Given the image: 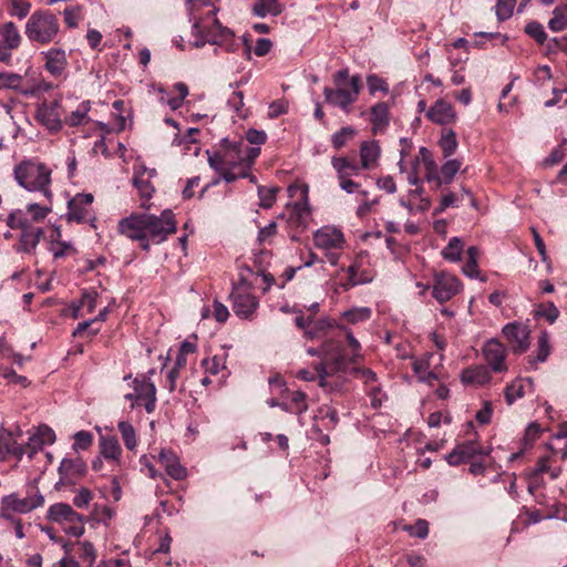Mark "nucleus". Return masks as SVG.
<instances>
[{"mask_svg":"<svg viewBox=\"0 0 567 567\" xmlns=\"http://www.w3.org/2000/svg\"><path fill=\"white\" fill-rule=\"evenodd\" d=\"M188 4L189 19L193 21V34L197 37L194 45L202 48L206 43L227 45L233 41L234 33L226 27H223L216 13L218 9L213 7L205 19L197 16L202 7L209 6L208 0H186Z\"/></svg>","mask_w":567,"mask_h":567,"instance_id":"nucleus-1","label":"nucleus"},{"mask_svg":"<svg viewBox=\"0 0 567 567\" xmlns=\"http://www.w3.org/2000/svg\"><path fill=\"white\" fill-rule=\"evenodd\" d=\"M333 83L334 87L323 89L324 101L349 114L361 91V76L359 74L350 76L348 69H341L333 74Z\"/></svg>","mask_w":567,"mask_h":567,"instance_id":"nucleus-2","label":"nucleus"},{"mask_svg":"<svg viewBox=\"0 0 567 567\" xmlns=\"http://www.w3.org/2000/svg\"><path fill=\"white\" fill-rule=\"evenodd\" d=\"M24 34L32 44L56 43L60 34L59 19L49 10H35L25 22Z\"/></svg>","mask_w":567,"mask_h":567,"instance_id":"nucleus-3","label":"nucleus"},{"mask_svg":"<svg viewBox=\"0 0 567 567\" xmlns=\"http://www.w3.org/2000/svg\"><path fill=\"white\" fill-rule=\"evenodd\" d=\"M14 179L28 192H40L51 198V169L38 161H23L14 167Z\"/></svg>","mask_w":567,"mask_h":567,"instance_id":"nucleus-4","label":"nucleus"},{"mask_svg":"<svg viewBox=\"0 0 567 567\" xmlns=\"http://www.w3.org/2000/svg\"><path fill=\"white\" fill-rule=\"evenodd\" d=\"M44 504V497L35 486H31L25 495L11 493L1 498L0 516L13 520L11 513L28 514L41 507Z\"/></svg>","mask_w":567,"mask_h":567,"instance_id":"nucleus-5","label":"nucleus"},{"mask_svg":"<svg viewBox=\"0 0 567 567\" xmlns=\"http://www.w3.org/2000/svg\"><path fill=\"white\" fill-rule=\"evenodd\" d=\"M244 143L223 140L221 150L218 152L206 151L208 164L213 169L238 168L249 169V163L244 158Z\"/></svg>","mask_w":567,"mask_h":567,"instance_id":"nucleus-6","label":"nucleus"},{"mask_svg":"<svg viewBox=\"0 0 567 567\" xmlns=\"http://www.w3.org/2000/svg\"><path fill=\"white\" fill-rule=\"evenodd\" d=\"M48 518L61 525L66 534L74 537H80L84 533V517L66 503L51 505L48 509Z\"/></svg>","mask_w":567,"mask_h":567,"instance_id":"nucleus-7","label":"nucleus"},{"mask_svg":"<svg viewBox=\"0 0 567 567\" xmlns=\"http://www.w3.org/2000/svg\"><path fill=\"white\" fill-rule=\"evenodd\" d=\"M230 300L235 315L240 319H251L259 307L258 298L245 280L233 286Z\"/></svg>","mask_w":567,"mask_h":567,"instance_id":"nucleus-8","label":"nucleus"},{"mask_svg":"<svg viewBox=\"0 0 567 567\" xmlns=\"http://www.w3.org/2000/svg\"><path fill=\"white\" fill-rule=\"evenodd\" d=\"M146 240L153 239L156 243L164 241L167 236L176 230L174 214L171 210H164L161 216L146 214Z\"/></svg>","mask_w":567,"mask_h":567,"instance_id":"nucleus-9","label":"nucleus"},{"mask_svg":"<svg viewBox=\"0 0 567 567\" xmlns=\"http://www.w3.org/2000/svg\"><path fill=\"white\" fill-rule=\"evenodd\" d=\"M146 218L145 213L132 214L118 221V233L131 240L138 241L141 248L150 249V243L146 240Z\"/></svg>","mask_w":567,"mask_h":567,"instance_id":"nucleus-10","label":"nucleus"},{"mask_svg":"<svg viewBox=\"0 0 567 567\" xmlns=\"http://www.w3.org/2000/svg\"><path fill=\"white\" fill-rule=\"evenodd\" d=\"M489 447L482 446L476 440H468L457 444L453 451L446 455V462L452 466L466 463L476 455H488Z\"/></svg>","mask_w":567,"mask_h":567,"instance_id":"nucleus-11","label":"nucleus"},{"mask_svg":"<svg viewBox=\"0 0 567 567\" xmlns=\"http://www.w3.org/2000/svg\"><path fill=\"white\" fill-rule=\"evenodd\" d=\"M93 195L89 193L76 194L68 202V218L78 224L91 221L94 219L92 215Z\"/></svg>","mask_w":567,"mask_h":567,"instance_id":"nucleus-12","label":"nucleus"},{"mask_svg":"<svg viewBox=\"0 0 567 567\" xmlns=\"http://www.w3.org/2000/svg\"><path fill=\"white\" fill-rule=\"evenodd\" d=\"M482 354L491 371L495 373L507 371L508 368L505 362L507 349L497 339L487 340L482 348Z\"/></svg>","mask_w":567,"mask_h":567,"instance_id":"nucleus-13","label":"nucleus"},{"mask_svg":"<svg viewBox=\"0 0 567 567\" xmlns=\"http://www.w3.org/2000/svg\"><path fill=\"white\" fill-rule=\"evenodd\" d=\"M461 288L462 285L455 276L440 272L434 277L432 295L440 303H444L457 295Z\"/></svg>","mask_w":567,"mask_h":567,"instance_id":"nucleus-14","label":"nucleus"},{"mask_svg":"<svg viewBox=\"0 0 567 567\" xmlns=\"http://www.w3.org/2000/svg\"><path fill=\"white\" fill-rule=\"evenodd\" d=\"M315 246L321 250H342L346 246L343 233L332 226H323L313 234Z\"/></svg>","mask_w":567,"mask_h":567,"instance_id":"nucleus-15","label":"nucleus"},{"mask_svg":"<svg viewBox=\"0 0 567 567\" xmlns=\"http://www.w3.org/2000/svg\"><path fill=\"white\" fill-rule=\"evenodd\" d=\"M131 386L143 403L147 413H153L156 408V386L150 375L142 374L132 380Z\"/></svg>","mask_w":567,"mask_h":567,"instance_id":"nucleus-16","label":"nucleus"},{"mask_svg":"<svg viewBox=\"0 0 567 567\" xmlns=\"http://www.w3.org/2000/svg\"><path fill=\"white\" fill-rule=\"evenodd\" d=\"M462 162L460 159H449L441 168L434 166L432 174L434 178H430V173L425 174V181L431 185L432 189H440L443 185H449L453 182L455 175L461 169Z\"/></svg>","mask_w":567,"mask_h":567,"instance_id":"nucleus-17","label":"nucleus"},{"mask_svg":"<svg viewBox=\"0 0 567 567\" xmlns=\"http://www.w3.org/2000/svg\"><path fill=\"white\" fill-rule=\"evenodd\" d=\"M133 185L138 190L142 203L141 206L145 209L150 208V199L154 193V186L150 178H146V166L143 163H137L133 167Z\"/></svg>","mask_w":567,"mask_h":567,"instance_id":"nucleus-18","label":"nucleus"},{"mask_svg":"<svg viewBox=\"0 0 567 567\" xmlns=\"http://www.w3.org/2000/svg\"><path fill=\"white\" fill-rule=\"evenodd\" d=\"M504 337L512 343L513 350L517 353L525 352L528 347V330L526 326L517 322H511L504 326L502 330Z\"/></svg>","mask_w":567,"mask_h":567,"instance_id":"nucleus-19","label":"nucleus"},{"mask_svg":"<svg viewBox=\"0 0 567 567\" xmlns=\"http://www.w3.org/2000/svg\"><path fill=\"white\" fill-rule=\"evenodd\" d=\"M41 55L44 60V69L54 78H60L66 70V53L61 48H51L42 51Z\"/></svg>","mask_w":567,"mask_h":567,"instance_id":"nucleus-20","label":"nucleus"},{"mask_svg":"<svg viewBox=\"0 0 567 567\" xmlns=\"http://www.w3.org/2000/svg\"><path fill=\"white\" fill-rule=\"evenodd\" d=\"M35 118L50 132H59L62 127L58 102L40 104L37 107Z\"/></svg>","mask_w":567,"mask_h":567,"instance_id":"nucleus-21","label":"nucleus"},{"mask_svg":"<svg viewBox=\"0 0 567 567\" xmlns=\"http://www.w3.org/2000/svg\"><path fill=\"white\" fill-rule=\"evenodd\" d=\"M59 473L61 481L65 483H75L76 480L81 478L86 473V464L80 457L63 458L59 466Z\"/></svg>","mask_w":567,"mask_h":567,"instance_id":"nucleus-22","label":"nucleus"},{"mask_svg":"<svg viewBox=\"0 0 567 567\" xmlns=\"http://www.w3.org/2000/svg\"><path fill=\"white\" fill-rule=\"evenodd\" d=\"M158 462L172 478L176 481L186 478L187 470L181 464L178 456L173 451L163 449L158 454Z\"/></svg>","mask_w":567,"mask_h":567,"instance_id":"nucleus-23","label":"nucleus"},{"mask_svg":"<svg viewBox=\"0 0 567 567\" xmlns=\"http://www.w3.org/2000/svg\"><path fill=\"white\" fill-rule=\"evenodd\" d=\"M370 123L373 134L385 132L390 125V109L385 102H379L370 109Z\"/></svg>","mask_w":567,"mask_h":567,"instance_id":"nucleus-24","label":"nucleus"},{"mask_svg":"<svg viewBox=\"0 0 567 567\" xmlns=\"http://www.w3.org/2000/svg\"><path fill=\"white\" fill-rule=\"evenodd\" d=\"M426 116L441 125L453 123L456 118L453 106L444 100H437L427 111Z\"/></svg>","mask_w":567,"mask_h":567,"instance_id":"nucleus-25","label":"nucleus"},{"mask_svg":"<svg viewBox=\"0 0 567 567\" xmlns=\"http://www.w3.org/2000/svg\"><path fill=\"white\" fill-rule=\"evenodd\" d=\"M491 380V370L483 364L466 368L461 372V381L465 385H484Z\"/></svg>","mask_w":567,"mask_h":567,"instance_id":"nucleus-26","label":"nucleus"},{"mask_svg":"<svg viewBox=\"0 0 567 567\" xmlns=\"http://www.w3.org/2000/svg\"><path fill=\"white\" fill-rule=\"evenodd\" d=\"M381 156V147L377 141H365L360 147L361 167L364 169L373 168L378 165Z\"/></svg>","mask_w":567,"mask_h":567,"instance_id":"nucleus-27","label":"nucleus"},{"mask_svg":"<svg viewBox=\"0 0 567 567\" xmlns=\"http://www.w3.org/2000/svg\"><path fill=\"white\" fill-rule=\"evenodd\" d=\"M433 357V353H427L423 358L413 361L412 368L420 382L432 384L433 380H437V373L430 369Z\"/></svg>","mask_w":567,"mask_h":567,"instance_id":"nucleus-28","label":"nucleus"},{"mask_svg":"<svg viewBox=\"0 0 567 567\" xmlns=\"http://www.w3.org/2000/svg\"><path fill=\"white\" fill-rule=\"evenodd\" d=\"M100 454L103 458L118 463L122 447L113 435H101L99 440Z\"/></svg>","mask_w":567,"mask_h":567,"instance_id":"nucleus-29","label":"nucleus"},{"mask_svg":"<svg viewBox=\"0 0 567 567\" xmlns=\"http://www.w3.org/2000/svg\"><path fill=\"white\" fill-rule=\"evenodd\" d=\"M23 78L18 73L0 72V90L10 89L20 92L25 96H32L38 89H25L22 86Z\"/></svg>","mask_w":567,"mask_h":567,"instance_id":"nucleus-30","label":"nucleus"},{"mask_svg":"<svg viewBox=\"0 0 567 567\" xmlns=\"http://www.w3.org/2000/svg\"><path fill=\"white\" fill-rule=\"evenodd\" d=\"M42 235L43 230L40 227L30 225L29 227L24 228L20 236V245L18 250L28 254L34 251Z\"/></svg>","mask_w":567,"mask_h":567,"instance_id":"nucleus-31","label":"nucleus"},{"mask_svg":"<svg viewBox=\"0 0 567 567\" xmlns=\"http://www.w3.org/2000/svg\"><path fill=\"white\" fill-rule=\"evenodd\" d=\"M21 41L22 38L19 29L12 21H8L0 25V44L16 50L20 47Z\"/></svg>","mask_w":567,"mask_h":567,"instance_id":"nucleus-32","label":"nucleus"},{"mask_svg":"<svg viewBox=\"0 0 567 567\" xmlns=\"http://www.w3.org/2000/svg\"><path fill=\"white\" fill-rule=\"evenodd\" d=\"M9 455L21 460L24 451L21 444H18L10 433L0 434V461L7 460Z\"/></svg>","mask_w":567,"mask_h":567,"instance_id":"nucleus-33","label":"nucleus"},{"mask_svg":"<svg viewBox=\"0 0 567 567\" xmlns=\"http://www.w3.org/2000/svg\"><path fill=\"white\" fill-rule=\"evenodd\" d=\"M534 382L530 378L518 379L511 384H508L505 390V400L508 405H512L516 400L523 398L525 395V388H533Z\"/></svg>","mask_w":567,"mask_h":567,"instance_id":"nucleus-34","label":"nucleus"},{"mask_svg":"<svg viewBox=\"0 0 567 567\" xmlns=\"http://www.w3.org/2000/svg\"><path fill=\"white\" fill-rule=\"evenodd\" d=\"M340 324L341 323L337 322L334 319L328 317L320 318L318 320L312 319V324L310 329L306 330V337L309 339L321 338L326 331L331 330L333 328L339 329Z\"/></svg>","mask_w":567,"mask_h":567,"instance_id":"nucleus-35","label":"nucleus"},{"mask_svg":"<svg viewBox=\"0 0 567 567\" xmlns=\"http://www.w3.org/2000/svg\"><path fill=\"white\" fill-rule=\"evenodd\" d=\"M549 458H540L534 470L528 475V491L530 493L538 488L543 483V475L549 471Z\"/></svg>","mask_w":567,"mask_h":567,"instance_id":"nucleus-36","label":"nucleus"},{"mask_svg":"<svg viewBox=\"0 0 567 567\" xmlns=\"http://www.w3.org/2000/svg\"><path fill=\"white\" fill-rule=\"evenodd\" d=\"M331 164L337 173V177H351L358 175L360 171V166L347 157H333Z\"/></svg>","mask_w":567,"mask_h":567,"instance_id":"nucleus-37","label":"nucleus"},{"mask_svg":"<svg viewBox=\"0 0 567 567\" xmlns=\"http://www.w3.org/2000/svg\"><path fill=\"white\" fill-rule=\"evenodd\" d=\"M372 316L369 307H353L341 313V319L350 324H358L368 321Z\"/></svg>","mask_w":567,"mask_h":567,"instance_id":"nucleus-38","label":"nucleus"},{"mask_svg":"<svg viewBox=\"0 0 567 567\" xmlns=\"http://www.w3.org/2000/svg\"><path fill=\"white\" fill-rule=\"evenodd\" d=\"M463 250V240L460 237H452L446 247L442 250V256L450 262H457L461 260Z\"/></svg>","mask_w":567,"mask_h":567,"instance_id":"nucleus-39","label":"nucleus"},{"mask_svg":"<svg viewBox=\"0 0 567 567\" xmlns=\"http://www.w3.org/2000/svg\"><path fill=\"white\" fill-rule=\"evenodd\" d=\"M316 421H321L322 426L327 430L334 429L339 422L338 412L329 405H323L319 409L318 414L315 416Z\"/></svg>","mask_w":567,"mask_h":567,"instance_id":"nucleus-40","label":"nucleus"},{"mask_svg":"<svg viewBox=\"0 0 567 567\" xmlns=\"http://www.w3.org/2000/svg\"><path fill=\"white\" fill-rule=\"evenodd\" d=\"M439 145L444 157L453 155L457 148V140L453 130H444L440 138Z\"/></svg>","mask_w":567,"mask_h":567,"instance_id":"nucleus-41","label":"nucleus"},{"mask_svg":"<svg viewBox=\"0 0 567 567\" xmlns=\"http://www.w3.org/2000/svg\"><path fill=\"white\" fill-rule=\"evenodd\" d=\"M117 427L126 449L133 451L137 445L136 433L133 425L127 421H120Z\"/></svg>","mask_w":567,"mask_h":567,"instance_id":"nucleus-42","label":"nucleus"},{"mask_svg":"<svg viewBox=\"0 0 567 567\" xmlns=\"http://www.w3.org/2000/svg\"><path fill=\"white\" fill-rule=\"evenodd\" d=\"M301 190V200L297 202L292 205V213L296 215L299 223H302L305 218H307L310 214L309 203H308V186L305 185L300 187Z\"/></svg>","mask_w":567,"mask_h":567,"instance_id":"nucleus-43","label":"nucleus"},{"mask_svg":"<svg viewBox=\"0 0 567 567\" xmlns=\"http://www.w3.org/2000/svg\"><path fill=\"white\" fill-rule=\"evenodd\" d=\"M516 7V0H497L494 7L497 21L504 22L512 18Z\"/></svg>","mask_w":567,"mask_h":567,"instance_id":"nucleus-44","label":"nucleus"},{"mask_svg":"<svg viewBox=\"0 0 567 567\" xmlns=\"http://www.w3.org/2000/svg\"><path fill=\"white\" fill-rule=\"evenodd\" d=\"M252 12L259 18H266L268 14L278 16L281 13V6L270 4L268 0H257L252 6Z\"/></svg>","mask_w":567,"mask_h":567,"instance_id":"nucleus-45","label":"nucleus"},{"mask_svg":"<svg viewBox=\"0 0 567 567\" xmlns=\"http://www.w3.org/2000/svg\"><path fill=\"white\" fill-rule=\"evenodd\" d=\"M90 109L91 107H90L89 101L82 102L75 111L71 112L66 122L71 126H79V125L86 123L89 121L87 114H89Z\"/></svg>","mask_w":567,"mask_h":567,"instance_id":"nucleus-46","label":"nucleus"},{"mask_svg":"<svg viewBox=\"0 0 567 567\" xmlns=\"http://www.w3.org/2000/svg\"><path fill=\"white\" fill-rule=\"evenodd\" d=\"M288 401L291 408H293V414L298 416L308 410L307 394L302 391H291Z\"/></svg>","mask_w":567,"mask_h":567,"instance_id":"nucleus-47","label":"nucleus"},{"mask_svg":"<svg viewBox=\"0 0 567 567\" xmlns=\"http://www.w3.org/2000/svg\"><path fill=\"white\" fill-rule=\"evenodd\" d=\"M525 33L534 39L538 44H545L547 41V33L543 24L538 21H529L525 28Z\"/></svg>","mask_w":567,"mask_h":567,"instance_id":"nucleus-48","label":"nucleus"},{"mask_svg":"<svg viewBox=\"0 0 567 567\" xmlns=\"http://www.w3.org/2000/svg\"><path fill=\"white\" fill-rule=\"evenodd\" d=\"M50 251L52 252L53 257L58 259L75 254V248L70 241H60L54 239V236H52Z\"/></svg>","mask_w":567,"mask_h":567,"instance_id":"nucleus-49","label":"nucleus"},{"mask_svg":"<svg viewBox=\"0 0 567 567\" xmlns=\"http://www.w3.org/2000/svg\"><path fill=\"white\" fill-rule=\"evenodd\" d=\"M202 367L205 370V373L216 375L221 370L226 369V360L224 355H214L210 359H204L202 361Z\"/></svg>","mask_w":567,"mask_h":567,"instance_id":"nucleus-50","label":"nucleus"},{"mask_svg":"<svg viewBox=\"0 0 567 567\" xmlns=\"http://www.w3.org/2000/svg\"><path fill=\"white\" fill-rule=\"evenodd\" d=\"M23 212H24L25 216L29 218V225H30L32 221L43 220L47 217V215L49 214L50 208L47 206H42V205L33 203V204L27 205L25 210H23Z\"/></svg>","mask_w":567,"mask_h":567,"instance_id":"nucleus-51","label":"nucleus"},{"mask_svg":"<svg viewBox=\"0 0 567 567\" xmlns=\"http://www.w3.org/2000/svg\"><path fill=\"white\" fill-rule=\"evenodd\" d=\"M174 90L178 93L177 96L167 97V105L171 110L175 111L183 105L184 99L188 95V87L183 82L174 84Z\"/></svg>","mask_w":567,"mask_h":567,"instance_id":"nucleus-52","label":"nucleus"},{"mask_svg":"<svg viewBox=\"0 0 567 567\" xmlns=\"http://www.w3.org/2000/svg\"><path fill=\"white\" fill-rule=\"evenodd\" d=\"M47 444L43 442L42 437L39 435H31L25 445H22L24 455H27L30 460L33 458L38 453L43 451V447Z\"/></svg>","mask_w":567,"mask_h":567,"instance_id":"nucleus-53","label":"nucleus"},{"mask_svg":"<svg viewBox=\"0 0 567 567\" xmlns=\"http://www.w3.org/2000/svg\"><path fill=\"white\" fill-rule=\"evenodd\" d=\"M548 28L553 32H560L567 29V16L560 8H555L553 18L548 21Z\"/></svg>","mask_w":567,"mask_h":567,"instance_id":"nucleus-54","label":"nucleus"},{"mask_svg":"<svg viewBox=\"0 0 567 567\" xmlns=\"http://www.w3.org/2000/svg\"><path fill=\"white\" fill-rule=\"evenodd\" d=\"M227 106L238 116L246 117V112L243 110L244 106V94L240 91H234L227 100Z\"/></svg>","mask_w":567,"mask_h":567,"instance_id":"nucleus-55","label":"nucleus"},{"mask_svg":"<svg viewBox=\"0 0 567 567\" xmlns=\"http://www.w3.org/2000/svg\"><path fill=\"white\" fill-rule=\"evenodd\" d=\"M113 515H114V512L111 507H109L106 505H100V504H94V507L91 512V517L96 523H102V524H107V522L112 519Z\"/></svg>","mask_w":567,"mask_h":567,"instance_id":"nucleus-56","label":"nucleus"},{"mask_svg":"<svg viewBox=\"0 0 567 567\" xmlns=\"http://www.w3.org/2000/svg\"><path fill=\"white\" fill-rule=\"evenodd\" d=\"M64 23L68 28L74 29L79 25L81 20V7L70 6L63 10Z\"/></svg>","mask_w":567,"mask_h":567,"instance_id":"nucleus-57","label":"nucleus"},{"mask_svg":"<svg viewBox=\"0 0 567 567\" xmlns=\"http://www.w3.org/2000/svg\"><path fill=\"white\" fill-rule=\"evenodd\" d=\"M7 224L12 229L21 228L22 230L30 226L29 218L25 216L24 212L21 209H17V210L12 212L8 216Z\"/></svg>","mask_w":567,"mask_h":567,"instance_id":"nucleus-58","label":"nucleus"},{"mask_svg":"<svg viewBox=\"0 0 567 567\" xmlns=\"http://www.w3.org/2000/svg\"><path fill=\"white\" fill-rule=\"evenodd\" d=\"M367 85L370 94L374 95L377 92L388 93L389 85L384 79L377 74H370L367 76Z\"/></svg>","mask_w":567,"mask_h":567,"instance_id":"nucleus-59","label":"nucleus"},{"mask_svg":"<svg viewBox=\"0 0 567 567\" xmlns=\"http://www.w3.org/2000/svg\"><path fill=\"white\" fill-rule=\"evenodd\" d=\"M93 442V435L89 431H79L74 434V443L72 449L74 451H85Z\"/></svg>","mask_w":567,"mask_h":567,"instance_id":"nucleus-60","label":"nucleus"},{"mask_svg":"<svg viewBox=\"0 0 567 567\" xmlns=\"http://www.w3.org/2000/svg\"><path fill=\"white\" fill-rule=\"evenodd\" d=\"M365 392L367 395L370 398V403L373 408L381 406L383 400L385 399V394L382 391L379 382L365 386Z\"/></svg>","mask_w":567,"mask_h":567,"instance_id":"nucleus-61","label":"nucleus"},{"mask_svg":"<svg viewBox=\"0 0 567 567\" xmlns=\"http://www.w3.org/2000/svg\"><path fill=\"white\" fill-rule=\"evenodd\" d=\"M411 536L424 539L429 535V523L425 519H417L413 525L404 528Z\"/></svg>","mask_w":567,"mask_h":567,"instance_id":"nucleus-62","label":"nucleus"},{"mask_svg":"<svg viewBox=\"0 0 567 567\" xmlns=\"http://www.w3.org/2000/svg\"><path fill=\"white\" fill-rule=\"evenodd\" d=\"M11 10L10 14L19 19L25 18L31 9V3L28 0H10Z\"/></svg>","mask_w":567,"mask_h":567,"instance_id":"nucleus-63","label":"nucleus"},{"mask_svg":"<svg viewBox=\"0 0 567 567\" xmlns=\"http://www.w3.org/2000/svg\"><path fill=\"white\" fill-rule=\"evenodd\" d=\"M92 498L93 493L86 487H81L73 497V505L78 508H87Z\"/></svg>","mask_w":567,"mask_h":567,"instance_id":"nucleus-64","label":"nucleus"}]
</instances>
